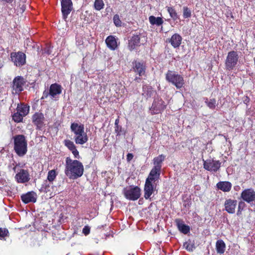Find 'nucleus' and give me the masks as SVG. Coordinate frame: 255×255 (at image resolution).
I'll return each instance as SVG.
<instances>
[{
  "instance_id": "nucleus-1",
  "label": "nucleus",
  "mask_w": 255,
  "mask_h": 255,
  "mask_svg": "<svg viewBox=\"0 0 255 255\" xmlns=\"http://www.w3.org/2000/svg\"><path fill=\"white\" fill-rule=\"evenodd\" d=\"M84 166L78 160H73L67 157L65 160V174L71 179H76L82 176L84 173Z\"/></svg>"
},
{
  "instance_id": "nucleus-2",
  "label": "nucleus",
  "mask_w": 255,
  "mask_h": 255,
  "mask_svg": "<svg viewBox=\"0 0 255 255\" xmlns=\"http://www.w3.org/2000/svg\"><path fill=\"white\" fill-rule=\"evenodd\" d=\"M13 149L17 155L22 157L27 151V142L23 134H17L13 136Z\"/></svg>"
},
{
  "instance_id": "nucleus-3",
  "label": "nucleus",
  "mask_w": 255,
  "mask_h": 255,
  "mask_svg": "<svg viewBox=\"0 0 255 255\" xmlns=\"http://www.w3.org/2000/svg\"><path fill=\"white\" fill-rule=\"evenodd\" d=\"M165 79L168 82L175 86L177 89L181 88L185 84L183 76L171 70H168L165 74Z\"/></svg>"
},
{
  "instance_id": "nucleus-4",
  "label": "nucleus",
  "mask_w": 255,
  "mask_h": 255,
  "mask_svg": "<svg viewBox=\"0 0 255 255\" xmlns=\"http://www.w3.org/2000/svg\"><path fill=\"white\" fill-rule=\"evenodd\" d=\"M123 193L126 199L130 201H135L141 196V189L137 186L130 185L128 188H125Z\"/></svg>"
},
{
  "instance_id": "nucleus-5",
  "label": "nucleus",
  "mask_w": 255,
  "mask_h": 255,
  "mask_svg": "<svg viewBox=\"0 0 255 255\" xmlns=\"http://www.w3.org/2000/svg\"><path fill=\"white\" fill-rule=\"evenodd\" d=\"M145 36L140 33L133 34L128 41V48L132 51L137 47H140L145 41Z\"/></svg>"
},
{
  "instance_id": "nucleus-6",
  "label": "nucleus",
  "mask_w": 255,
  "mask_h": 255,
  "mask_svg": "<svg viewBox=\"0 0 255 255\" xmlns=\"http://www.w3.org/2000/svg\"><path fill=\"white\" fill-rule=\"evenodd\" d=\"M26 80L21 76L15 77L11 84V87L13 93L19 94L24 90V87L26 83Z\"/></svg>"
},
{
  "instance_id": "nucleus-7",
  "label": "nucleus",
  "mask_w": 255,
  "mask_h": 255,
  "mask_svg": "<svg viewBox=\"0 0 255 255\" xmlns=\"http://www.w3.org/2000/svg\"><path fill=\"white\" fill-rule=\"evenodd\" d=\"M239 55L237 51H231L228 52L225 61V66L227 70H233L237 65L239 60Z\"/></svg>"
},
{
  "instance_id": "nucleus-8",
  "label": "nucleus",
  "mask_w": 255,
  "mask_h": 255,
  "mask_svg": "<svg viewBox=\"0 0 255 255\" xmlns=\"http://www.w3.org/2000/svg\"><path fill=\"white\" fill-rule=\"evenodd\" d=\"M222 163L220 160L215 159L214 158H209L206 160H203L204 168L210 172H216L219 170Z\"/></svg>"
},
{
  "instance_id": "nucleus-9",
  "label": "nucleus",
  "mask_w": 255,
  "mask_h": 255,
  "mask_svg": "<svg viewBox=\"0 0 255 255\" xmlns=\"http://www.w3.org/2000/svg\"><path fill=\"white\" fill-rule=\"evenodd\" d=\"M10 58L11 61L16 67H21L26 64V55L21 51L11 52Z\"/></svg>"
},
{
  "instance_id": "nucleus-10",
  "label": "nucleus",
  "mask_w": 255,
  "mask_h": 255,
  "mask_svg": "<svg viewBox=\"0 0 255 255\" xmlns=\"http://www.w3.org/2000/svg\"><path fill=\"white\" fill-rule=\"evenodd\" d=\"M166 106L165 102L160 97H157L154 100L150 108L152 114L161 113L166 109Z\"/></svg>"
},
{
  "instance_id": "nucleus-11",
  "label": "nucleus",
  "mask_w": 255,
  "mask_h": 255,
  "mask_svg": "<svg viewBox=\"0 0 255 255\" xmlns=\"http://www.w3.org/2000/svg\"><path fill=\"white\" fill-rule=\"evenodd\" d=\"M132 65L133 71L139 76L145 75L146 65L144 61L135 60L132 62Z\"/></svg>"
},
{
  "instance_id": "nucleus-12",
  "label": "nucleus",
  "mask_w": 255,
  "mask_h": 255,
  "mask_svg": "<svg viewBox=\"0 0 255 255\" xmlns=\"http://www.w3.org/2000/svg\"><path fill=\"white\" fill-rule=\"evenodd\" d=\"M241 198L248 203L255 202V191L254 189L248 188L244 190L241 194Z\"/></svg>"
},
{
  "instance_id": "nucleus-13",
  "label": "nucleus",
  "mask_w": 255,
  "mask_h": 255,
  "mask_svg": "<svg viewBox=\"0 0 255 255\" xmlns=\"http://www.w3.org/2000/svg\"><path fill=\"white\" fill-rule=\"evenodd\" d=\"M61 11L63 18L66 20L73 9L71 0H61Z\"/></svg>"
},
{
  "instance_id": "nucleus-14",
  "label": "nucleus",
  "mask_w": 255,
  "mask_h": 255,
  "mask_svg": "<svg viewBox=\"0 0 255 255\" xmlns=\"http://www.w3.org/2000/svg\"><path fill=\"white\" fill-rule=\"evenodd\" d=\"M45 118L42 113L36 112L32 117V122L36 126V129L41 130L45 126Z\"/></svg>"
},
{
  "instance_id": "nucleus-15",
  "label": "nucleus",
  "mask_w": 255,
  "mask_h": 255,
  "mask_svg": "<svg viewBox=\"0 0 255 255\" xmlns=\"http://www.w3.org/2000/svg\"><path fill=\"white\" fill-rule=\"evenodd\" d=\"M30 175L27 170L21 169L15 175V179L18 183H25L30 180Z\"/></svg>"
},
{
  "instance_id": "nucleus-16",
  "label": "nucleus",
  "mask_w": 255,
  "mask_h": 255,
  "mask_svg": "<svg viewBox=\"0 0 255 255\" xmlns=\"http://www.w3.org/2000/svg\"><path fill=\"white\" fill-rule=\"evenodd\" d=\"M154 183L145 180L143 191L144 197L145 199H150L151 200L150 196L153 193L154 189L156 188V185Z\"/></svg>"
},
{
  "instance_id": "nucleus-17",
  "label": "nucleus",
  "mask_w": 255,
  "mask_h": 255,
  "mask_svg": "<svg viewBox=\"0 0 255 255\" xmlns=\"http://www.w3.org/2000/svg\"><path fill=\"white\" fill-rule=\"evenodd\" d=\"M161 169L153 167L150 170L146 181L155 183L158 182L160 177Z\"/></svg>"
},
{
  "instance_id": "nucleus-18",
  "label": "nucleus",
  "mask_w": 255,
  "mask_h": 255,
  "mask_svg": "<svg viewBox=\"0 0 255 255\" xmlns=\"http://www.w3.org/2000/svg\"><path fill=\"white\" fill-rule=\"evenodd\" d=\"M237 205V201L235 199H226L224 203L225 210L229 214H234L235 213Z\"/></svg>"
},
{
  "instance_id": "nucleus-19",
  "label": "nucleus",
  "mask_w": 255,
  "mask_h": 255,
  "mask_svg": "<svg viewBox=\"0 0 255 255\" xmlns=\"http://www.w3.org/2000/svg\"><path fill=\"white\" fill-rule=\"evenodd\" d=\"M21 200L25 203H35L36 201V194L33 191H29L21 195Z\"/></svg>"
},
{
  "instance_id": "nucleus-20",
  "label": "nucleus",
  "mask_w": 255,
  "mask_h": 255,
  "mask_svg": "<svg viewBox=\"0 0 255 255\" xmlns=\"http://www.w3.org/2000/svg\"><path fill=\"white\" fill-rule=\"evenodd\" d=\"M63 143L64 145L72 152L75 158L79 159L80 158L79 152L73 141L69 139H65Z\"/></svg>"
},
{
  "instance_id": "nucleus-21",
  "label": "nucleus",
  "mask_w": 255,
  "mask_h": 255,
  "mask_svg": "<svg viewBox=\"0 0 255 255\" xmlns=\"http://www.w3.org/2000/svg\"><path fill=\"white\" fill-rule=\"evenodd\" d=\"M175 223L178 230L184 234H187L190 232V228L189 226L184 224V221L181 219H176Z\"/></svg>"
},
{
  "instance_id": "nucleus-22",
  "label": "nucleus",
  "mask_w": 255,
  "mask_h": 255,
  "mask_svg": "<svg viewBox=\"0 0 255 255\" xmlns=\"http://www.w3.org/2000/svg\"><path fill=\"white\" fill-rule=\"evenodd\" d=\"M105 42L107 46L111 50H115L118 47L117 39L115 36H108L105 40Z\"/></svg>"
},
{
  "instance_id": "nucleus-23",
  "label": "nucleus",
  "mask_w": 255,
  "mask_h": 255,
  "mask_svg": "<svg viewBox=\"0 0 255 255\" xmlns=\"http://www.w3.org/2000/svg\"><path fill=\"white\" fill-rule=\"evenodd\" d=\"M182 38L178 33H175L168 39L169 42L175 48H178L181 44Z\"/></svg>"
},
{
  "instance_id": "nucleus-24",
  "label": "nucleus",
  "mask_w": 255,
  "mask_h": 255,
  "mask_svg": "<svg viewBox=\"0 0 255 255\" xmlns=\"http://www.w3.org/2000/svg\"><path fill=\"white\" fill-rule=\"evenodd\" d=\"M49 91L51 97L54 98L56 95H60L62 93V87L57 83L52 84Z\"/></svg>"
},
{
  "instance_id": "nucleus-25",
  "label": "nucleus",
  "mask_w": 255,
  "mask_h": 255,
  "mask_svg": "<svg viewBox=\"0 0 255 255\" xmlns=\"http://www.w3.org/2000/svg\"><path fill=\"white\" fill-rule=\"evenodd\" d=\"M216 186L223 192H229L231 190L232 184L229 181H220L217 183Z\"/></svg>"
},
{
  "instance_id": "nucleus-26",
  "label": "nucleus",
  "mask_w": 255,
  "mask_h": 255,
  "mask_svg": "<svg viewBox=\"0 0 255 255\" xmlns=\"http://www.w3.org/2000/svg\"><path fill=\"white\" fill-rule=\"evenodd\" d=\"M74 139L76 144H84L88 141V137L87 133L83 131V133L75 135Z\"/></svg>"
},
{
  "instance_id": "nucleus-27",
  "label": "nucleus",
  "mask_w": 255,
  "mask_h": 255,
  "mask_svg": "<svg viewBox=\"0 0 255 255\" xmlns=\"http://www.w3.org/2000/svg\"><path fill=\"white\" fill-rule=\"evenodd\" d=\"M70 129L75 135L84 131V126L83 124H78V123H73L70 126Z\"/></svg>"
},
{
  "instance_id": "nucleus-28",
  "label": "nucleus",
  "mask_w": 255,
  "mask_h": 255,
  "mask_svg": "<svg viewBox=\"0 0 255 255\" xmlns=\"http://www.w3.org/2000/svg\"><path fill=\"white\" fill-rule=\"evenodd\" d=\"M165 156L163 154H160L158 156L154 157L153 160V163L154 165L153 167H156L157 168L161 169L162 162L165 160Z\"/></svg>"
},
{
  "instance_id": "nucleus-29",
  "label": "nucleus",
  "mask_w": 255,
  "mask_h": 255,
  "mask_svg": "<svg viewBox=\"0 0 255 255\" xmlns=\"http://www.w3.org/2000/svg\"><path fill=\"white\" fill-rule=\"evenodd\" d=\"M142 95L148 99L152 96L153 90L151 86L145 84L142 86Z\"/></svg>"
},
{
  "instance_id": "nucleus-30",
  "label": "nucleus",
  "mask_w": 255,
  "mask_h": 255,
  "mask_svg": "<svg viewBox=\"0 0 255 255\" xmlns=\"http://www.w3.org/2000/svg\"><path fill=\"white\" fill-rule=\"evenodd\" d=\"M226 244L222 240H218L216 243V249L218 254H223L225 251Z\"/></svg>"
},
{
  "instance_id": "nucleus-31",
  "label": "nucleus",
  "mask_w": 255,
  "mask_h": 255,
  "mask_svg": "<svg viewBox=\"0 0 255 255\" xmlns=\"http://www.w3.org/2000/svg\"><path fill=\"white\" fill-rule=\"evenodd\" d=\"M149 21L151 25L160 26L163 23V20L161 17H155L153 15L149 17Z\"/></svg>"
},
{
  "instance_id": "nucleus-32",
  "label": "nucleus",
  "mask_w": 255,
  "mask_h": 255,
  "mask_svg": "<svg viewBox=\"0 0 255 255\" xmlns=\"http://www.w3.org/2000/svg\"><path fill=\"white\" fill-rule=\"evenodd\" d=\"M29 107L26 105H18L16 108V111L22 114L24 117L26 116L29 113Z\"/></svg>"
},
{
  "instance_id": "nucleus-33",
  "label": "nucleus",
  "mask_w": 255,
  "mask_h": 255,
  "mask_svg": "<svg viewBox=\"0 0 255 255\" xmlns=\"http://www.w3.org/2000/svg\"><path fill=\"white\" fill-rule=\"evenodd\" d=\"M166 8L169 13L170 16L174 20L178 19V16L175 8L173 7L166 6Z\"/></svg>"
},
{
  "instance_id": "nucleus-34",
  "label": "nucleus",
  "mask_w": 255,
  "mask_h": 255,
  "mask_svg": "<svg viewBox=\"0 0 255 255\" xmlns=\"http://www.w3.org/2000/svg\"><path fill=\"white\" fill-rule=\"evenodd\" d=\"M57 174L55 169L49 170L48 172L47 179L49 182L52 183L56 179Z\"/></svg>"
},
{
  "instance_id": "nucleus-35",
  "label": "nucleus",
  "mask_w": 255,
  "mask_h": 255,
  "mask_svg": "<svg viewBox=\"0 0 255 255\" xmlns=\"http://www.w3.org/2000/svg\"><path fill=\"white\" fill-rule=\"evenodd\" d=\"M105 6L103 0H95L94 3L95 9L100 11L104 8Z\"/></svg>"
},
{
  "instance_id": "nucleus-36",
  "label": "nucleus",
  "mask_w": 255,
  "mask_h": 255,
  "mask_svg": "<svg viewBox=\"0 0 255 255\" xmlns=\"http://www.w3.org/2000/svg\"><path fill=\"white\" fill-rule=\"evenodd\" d=\"M205 103L206 105L211 109H215L216 106V100L215 99L213 98L208 100L207 98H206Z\"/></svg>"
},
{
  "instance_id": "nucleus-37",
  "label": "nucleus",
  "mask_w": 255,
  "mask_h": 255,
  "mask_svg": "<svg viewBox=\"0 0 255 255\" xmlns=\"http://www.w3.org/2000/svg\"><path fill=\"white\" fill-rule=\"evenodd\" d=\"M24 116L22 115L20 113H19L18 112L16 111V113H14L12 116V120L15 122V123H20L23 120Z\"/></svg>"
},
{
  "instance_id": "nucleus-38",
  "label": "nucleus",
  "mask_w": 255,
  "mask_h": 255,
  "mask_svg": "<svg viewBox=\"0 0 255 255\" xmlns=\"http://www.w3.org/2000/svg\"><path fill=\"white\" fill-rule=\"evenodd\" d=\"M246 205L245 203V201H240L238 203V210L237 212V215L239 216L242 215L243 211L244 210L246 207Z\"/></svg>"
},
{
  "instance_id": "nucleus-39",
  "label": "nucleus",
  "mask_w": 255,
  "mask_h": 255,
  "mask_svg": "<svg viewBox=\"0 0 255 255\" xmlns=\"http://www.w3.org/2000/svg\"><path fill=\"white\" fill-rule=\"evenodd\" d=\"M191 10L187 6L183 8V16L184 18H188L191 16Z\"/></svg>"
},
{
  "instance_id": "nucleus-40",
  "label": "nucleus",
  "mask_w": 255,
  "mask_h": 255,
  "mask_svg": "<svg viewBox=\"0 0 255 255\" xmlns=\"http://www.w3.org/2000/svg\"><path fill=\"white\" fill-rule=\"evenodd\" d=\"M9 236V232L6 228H0V239Z\"/></svg>"
},
{
  "instance_id": "nucleus-41",
  "label": "nucleus",
  "mask_w": 255,
  "mask_h": 255,
  "mask_svg": "<svg viewBox=\"0 0 255 255\" xmlns=\"http://www.w3.org/2000/svg\"><path fill=\"white\" fill-rule=\"evenodd\" d=\"M113 22L117 27L122 26V21L120 18L119 15L117 14L114 15L113 17Z\"/></svg>"
},
{
  "instance_id": "nucleus-42",
  "label": "nucleus",
  "mask_w": 255,
  "mask_h": 255,
  "mask_svg": "<svg viewBox=\"0 0 255 255\" xmlns=\"http://www.w3.org/2000/svg\"><path fill=\"white\" fill-rule=\"evenodd\" d=\"M183 246L184 248L187 251L190 252L193 251V249L194 248V245L193 244H191L190 242H185Z\"/></svg>"
},
{
  "instance_id": "nucleus-43",
  "label": "nucleus",
  "mask_w": 255,
  "mask_h": 255,
  "mask_svg": "<svg viewBox=\"0 0 255 255\" xmlns=\"http://www.w3.org/2000/svg\"><path fill=\"white\" fill-rule=\"evenodd\" d=\"M90 232V228L88 226H85L82 230V233L86 236L89 235Z\"/></svg>"
},
{
  "instance_id": "nucleus-44",
  "label": "nucleus",
  "mask_w": 255,
  "mask_h": 255,
  "mask_svg": "<svg viewBox=\"0 0 255 255\" xmlns=\"http://www.w3.org/2000/svg\"><path fill=\"white\" fill-rule=\"evenodd\" d=\"M48 96H50L49 91H48L47 90H45L43 92L42 96L41 98V100L46 99L48 97Z\"/></svg>"
},
{
  "instance_id": "nucleus-45",
  "label": "nucleus",
  "mask_w": 255,
  "mask_h": 255,
  "mask_svg": "<svg viewBox=\"0 0 255 255\" xmlns=\"http://www.w3.org/2000/svg\"><path fill=\"white\" fill-rule=\"evenodd\" d=\"M115 132L117 133V135H120L121 134L122 132V127L118 126L115 127Z\"/></svg>"
},
{
  "instance_id": "nucleus-46",
  "label": "nucleus",
  "mask_w": 255,
  "mask_h": 255,
  "mask_svg": "<svg viewBox=\"0 0 255 255\" xmlns=\"http://www.w3.org/2000/svg\"><path fill=\"white\" fill-rule=\"evenodd\" d=\"M133 157V155L132 153H128L127 155V160L128 162H130Z\"/></svg>"
},
{
  "instance_id": "nucleus-47",
  "label": "nucleus",
  "mask_w": 255,
  "mask_h": 255,
  "mask_svg": "<svg viewBox=\"0 0 255 255\" xmlns=\"http://www.w3.org/2000/svg\"><path fill=\"white\" fill-rule=\"evenodd\" d=\"M119 122V119H117V120H116V121H115V127L119 126V125H118Z\"/></svg>"
},
{
  "instance_id": "nucleus-48",
  "label": "nucleus",
  "mask_w": 255,
  "mask_h": 255,
  "mask_svg": "<svg viewBox=\"0 0 255 255\" xmlns=\"http://www.w3.org/2000/svg\"><path fill=\"white\" fill-rule=\"evenodd\" d=\"M16 166H15V167H14L13 168V171H14V172H15V171H16Z\"/></svg>"
}]
</instances>
